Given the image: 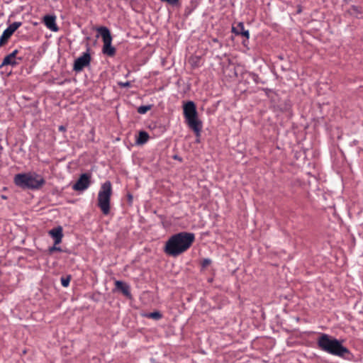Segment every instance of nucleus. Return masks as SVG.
Masks as SVG:
<instances>
[{
    "mask_svg": "<svg viewBox=\"0 0 363 363\" xmlns=\"http://www.w3.org/2000/svg\"><path fill=\"white\" fill-rule=\"evenodd\" d=\"M195 240L193 233L181 232L172 235L165 243L164 252L177 257L190 248Z\"/></svg>",
    "mask_w": 363,
    "mask_h": 363,
    "instance_id": "nucleus-1",
    "label": "nucleus"
},
{
    "mask_svg": "<svg viewBox=\"0 0 363 363\" xmlns=\"http://www.w3.org/2000/svg\"><path fill=\"white\" fill-rule=\"evenodd\" d=\"M318 347L331 355L345 358L350 354V350L342 345V342L328 335L323 333L317 340Z\"/></svg>",
    "mask_w": 363,
    "mask_h": 363,
    "instance_id": "nucleus-2",
    "label": "nucleus"
},
{
    "mask_svg": "<svg viewBox=\"0 0 363 363\" xmlns=\"http://www.w3.org/2000/svg\"><path fill=\"white\" fill-rule=\"evenodd\" d=\"M13 182L16 186L29 189H38L45 183L43 177L35 172L17 174Z\"/></svg>",
    "mask_w": 363,
    "mask_h": 363,
    "instance_id": "nucleus-3",
    "label": "nucleus"
},
{
    "mask_svg": "<svg viewBox=\"0 0 363 363\" xmlns=\"http://www.w3.org/2000/svg\"><path fill=\"white\" fill-rule=\"evenodd\" d=\"M184 116L188 126L196 136H200L202 122L198 118V113L194 102L189 101L183 106Z\"/></svg>",
    "mask_w": 363,
    "mask_h": 363,
    "instance_id": "nucleus-4",
    "label": "nucleus"
},
{
    "mask_svg": "<svg viewBox=\"0 0 363 363\" xmlns=\"http://www.w3.org/2000/svg\"><path fill=\"white\" fill-rule=\"evenodd\" d=\"M111 194V183L109 181H106L102 184L98 194V206L104 215H107L110 212Z\"/></svg>",
    "mask_w": 363,
    "mask_h": 363,
    "instance_id": "nucleus-5",
    "label": "nucleus"
},
{
    "mask_svg": "<svg viewBox=\"0 0 363 363\" xmlns=\"http://www.w3.org/2000/svg\"><path fill=\"white\" fill-rule=\"evenodd\" d=\"M98 32L103 38V52L110 57L113 56L116 49L111 45L112 37L110 30L106 27H100L98 28Z\"/></svg>",
    "mask_w": 363,
    "mask_h": 363,
    "instance_id": "nucleus-6",
    "label": "nucleus"
},
{
    "mask_svg": "<svg viewBox=\"0 0 363 363\" xmlns=\"http://www.w3.org/2000/svg\"><path fill=\"white\" fill-rule=\"evenodd\" d=\"M91 62V56L89 52H84L83 55L79 57L75 60L73 69L79 72L83 70V69L90 65Z\"/></svg>",
    "mask_w": 363,
    "mask_h": 363,
    "instance_id": "nucleus-7",
    "label": "nucleus"
},
{
    "mask_svg": "<svg viewBox=\"0 0 363 363\" xmlns=\"http://www.w3.org/2000/svg\"><path fill=\"white\" fill-rule=\"evenodd\" d=\"M21 22H13L3 32L0 37V47L4 45L13 33L21 26Z\"/></svg>",
    "mask_w": 363,
    "mask_h": 363,
    "instance_id": "nucleus-8",
    "label": "nucleus"
},
{
    "mask_svg": "<svg viewBox=\"0 0 363 363\" xmlns=\"http://www.w3.org/2000/svg\"><path fill=\"white\" fill-rule=\"evenodd\" d=\"M90 175L88 174H82L76 183L72 186V189L75 191H82L89 188L90 182Z\"/></svg>",
    "mask_w": 363,
    "mask_h": 363,
    "instance_id": "nucleus-9",
    "label": "nucleus"
},
{
    "mask_svg": "<svg viewBox=\"0 0 363 363\" xmlns=\"http://www.w3.org/2000/svg\"><path fill=\"white\" fill-rule=\"evenodd\" d=\"M43 22L45 26L52 31L57 32L59 30L56 24V17L55 16H45L43 18Z\"/></svg>",
    "mask_w": 363,
    "mask_h": 363,
    "instance_id": "nucleus-10",
    "label": "nucleus"
},
{
    "mask_svg": "<svg viewBox=\"0 0 363 363\" xmlns=\"http://www.w3.org/2000/svg\"><path fill=\"white\" fill-rule=\"evenodd\" d=\"M48 233L54 239L55 245H58L62 242L63 233L61 226L52 228Z\"/></svg>",
    "mask_w": 363,
    "mask_h": 363,
    "instance_id": "nucleus-11",
    "label": "nucleus"
},
{
    "mask_svg": "<svg viewBox=\"0 0 363 363\" xmlns=\"http://www.w3.org/2000/svg\"><path fill=\"white\" fill-rule=\"evenodd\" d=\"M115 286L116 289L121 291L126 297L131 296L130 286L128 284L122 281L117 280L115 281Z\"/></svg>",
    "mask_w": 363,
    "mask_h": 363,
    "instance_id": "nucleus-12",
    "label": "nucleus"
},
{
    "mask_svg": "<svg viewBox=\"0 0 363 363\" xmlns=\"http://www.w3.org/2000/svg\"><path fill=\"white\" fill-rule=\"evenodd\" d=\"M232 31L236 35H242L247 39H248L250 37L249 30L245 29L244 24L242 22H240L236 27H233Z\"/></svg>",
    "mask_w": 363,
    "mask_h": 363,
    "instance_id": "nucleus-13",
    "label": "nucleus"
},
{
    "mask_svg": "<svg viewBox=\"0 0 363 363\" xmlns=\"http://www.w3.org/2000/svg\"><path fill=\"white\" fill-rule=\"evenodd\" d=\"M18 64V62L16 60V58L13 57L11 54L6 55L1 63V67L6 66V65H11L15 66Z\"/></svg>",
    "mask_w": 363,
    "mask_h": 363,
    "instance_id": "nucleus-14",
    "label": "nucleus"
},
{
    "mask_svg": "<svg viewBox=\"0 0 363 363\" xmlns=\"http://www.w3.org/2000/svg\"><path fill=\"white\" fill-rule=\"evenodd\" d=\"M149 139V135L145 131H140L136 140L138 144H145Z\"/></svg>",
    "mask_w": 363,
    "mask_h": 363,
    "instance_id": "nucleus-15",
    "label": "nucleus"
},
{
    "mask_svg": "<svg viewBox=\"0 0 363 363\" xmlns=\"http://www.w3.org/2000/svg\"><path fill=\"white\" fill-rule=\"evenodd\" d=\"M152 108V106L151 105H147V106H140L138 108V113H139L140 114H145L148 111H150Z\"/></svg>",
    "mask_w": 363,
    "mask_h": 363,
    "instance_id": "nucleus-16",
    "label": "nucleus"
},
{
    "mask_svg": "<svg viewBox=\"0 0 363 363\" xmlns=\"http://www.w3.org/2000/svg\"><path fill=\"white\" fill-rule=\"evenodd\" d=\"M71 277L69 275L67 277H61V284L64 287H67L69 284Z\"/></svg>",
    "mask_w": 363,
    "mask_h": 363,
    "instance_id": "nucleus-17",
    "label": "nucleus"
},
{
    "mask_svg": "<svg viewBox=\"0 0 363 363\" xmlns=\"http://www.w3.org/2000/svg\"><path fill=\"white\" fill-rule=\"evenodd\" d=\"M147 316L155 320H159L162 318V314L158 311H155L149 313Z\"/></svg>",
    "mask_w": 363,
    "mask_h": 363,
    "instance_id": "nucleus-18",
    "label": "nucleus"
},
{
    "mask_svg": "<svg viewBox=\"0 0 363 363\" xmlns=\"http://www.w3.org/2000/svg\"><path fill=\"white\" fill-rule=\"evenodd\" d=\"M211 264V259L208 258H206L202 260L201 266L203 268H206L208 266H209Z\"/></svg>",
    "mask_w": 363,
    "mask_h": 363,
    "instance_id": "nucleus-19",
    "label": "nucleus"
},
{
    "mask_svg": "<svg viewBox=\"0 0 363 363\" xmlns=\"http://www.w3.org/2000/svg\"><path fill=\"white\" fill-rule=\"evenodd\" d=\"M56 245H55L54 246L50 247L49 252L50 253H52V252H53L55 251H59V252L62 251L61 248L60 247H57Z\"/></svg>",
    "mask_w": 363,
    "mask_h": 363,
    "instance_id": "nucleus-20",
    "label": "nucleus"
},
{
    "mask_svg": "<svg viewBox=\"0 0 363 363\" xmlns=\"http://www.w3.org/2000/svg\"><path fill=\"white\" fill-rule=\"evenodd\" d=\"M160 1H163V2H167L170 5L174 6L179 2V0H160Z\"/></svg>",
    "mask_w": 363,
    "mask_h": 363,
    "instance_id": "nucleus-21",
    "label": "nucleus"
},
{
    "mask_svg": "<svg viewBox=\"0 0 363 363\" xmlns=\"http://www.w3.org/2000/svg\"><path fill=\"white\" fill-rule=\"evenodd\" d=\"M118 84L121 87H129V86H130V82H118Z\"/></svg>",
    "mask_w": 363,
    "mask_h": 363,
    "instance_id": "nucleus-22",
    "label": "nucleus"
},
{
    "mask_svg": "<svg viewBox=\"0 0 363 363\" xmlns=\"http://www.w3.org/2000/svg\"><path fill=\"white\" fill-rule=\"evenodd\" d=\"M18 52V50H14L11 53H10L11 55H13V57L16 58V55Z\"/></svg>",
    "mask_w": 363,
    "mask_h": 363,
    "instance_id": "nucleus-23",
    "label": "nucleus"
},
{
    "mask_svg": "<svg viewBox=\"0 0 363 363\" xmlns=\"http://www.w3.org/2000/svg\"><path fill=\"white\" fill-rule=\"evenodd\" d=\"M59 130L65 131V128L64 126L61 125V126L59 127Z\"/></svg>",
    "mask_w": 363,
    "mask_h": 363,
    "instance_id": "nucleus-24",
    "label": "nucleus"
},
{
    "mask_svg": "<svg viewBox=\"0 0 363 363\" xmlns=\"http://www.w3.org/2000/svg\"><path fill=\"white\" fill-rule=\"evenodd\" d=\"M132 199H133L132 196H131V195H129V196H128V199H129L130 201H131V200H132Z\"/></svg>",
    "mask_w": 363,
    "mask_h": 363,
    "instance_id": "nucleus-25",
    "label": "nucleus"
}]
</instances>
